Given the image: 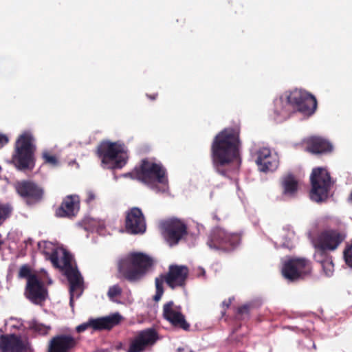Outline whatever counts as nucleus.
Instances as JSON below:
<instances>
[{
  "mask_svg": "<svg viewBox=\"0 0 352 352\" xmlns=\"http://www.w3.org/2000/svg\"><path fill=\"white\" fill-rule=\"evenodd\" d=\"M240 129L238 127L226 128L221 135V175H226L223 167L229 166L232 171L239 169L241 164Z\"/></svg>",
  "mask_w": 352,
  "mask_h": 352,
  "instance_id": "obj_1",
  "label": "nucleus"
},
{
  "mask_svg": "<svg viewBox=\"0 0 352 352\" xmlns=\"http://www.w3.org/2000/svg\"><path fill=\"white\" fill-rule=\"evenodd\" d=\"M153 265V260L142 252H131L118 263V278L129 282L142 279Z\"/></svg>",
  "mask_w": 352,
  "mask_h": 352,
  "instance_id": "obj_2",
  "label": "nucleus"
},
{
  "mask_svg": "<svg viewBox=\"0 0 352 352\" xmlns=\"http://www.w3.org/2000/svg\"><path fill=\"white\" fill-rule=\"evenodd\" d=\"M34 138L30 131L21 134L14 145L12 161L18 170H32L35 165L34 152L36 146Z\"/></svg>",
  "mask_w": 352,
  "mask_h": 352,
  "instance_id": "obj_3",
  "label": "nucleus"
},
{
  "mask_svg": "<svg viewBox=\"0 0 352 352\" xmlns=\"http://www.w3.org/2000/svg\"><path fill=\"white\" fill-rule=\"evenodd\" d=\"M131 178L145 184L151 188L156 187V184L166 185L168 177L166 168L161 163H155L148 159L141 161L139 166L129 173Z\"/></svg>",
  "mask_w": 352,
  "mask_h": 352,
  "instance_id": "obj_4",
  "label": "nucleus"
},
{
  "mask_svg": "<svg viewBox=\"0 0 352 352\" xmlns=\"http://www.w3.org/2000/svg\"><path fill=\"white\" fill-rule=\"evenodd\" d=\"M96 153L102 164L111 169L122 168L128 159L124 145L118 142H101L97 146Z\"/></svg>",
  "mask_w": 352,
  "mask_h": 352,
  "instance_id": "obj_5",
  "label": "nucleus"
},
{
  "mask_svg": "<svg viewBox=\"0 0 352 352\" xmlns=\"http://www.w3.org/2000/svg\"><path fill=\"white\" fill-rule=\"evenodd\" d=\"M311 188L310 199L316 202L322 203L327 200L335 181L326 168L316 167L312 169L309 177Z\"/></svg>",
  "mask_w": 352,
  "mask_h": 352,
  "instance_id": "obj_6",
  "label": "nucleus"
},
{
  "mask_svg": "<svg viewBox=\"0 0 352 352\" xmlns=\"http://www.w3.org/2000/svg\"><path fill=\"white\" fill-rule=\"evenodd\" d=\"M188 274L189 270L186 266L170 265L166 274H161L155 279L156 292L153 300L158 302L161 299L164 294V282L172 289L185 287Z\"/></svg>",
  "mask_w": 352,
  "mask_h": 352,
  "instance_id": "obj_7",
  "label": "nucleus"
},
{
  "mask_svg": "<svg viewBox=\"0 0 352 352\" xmlns=\"http://www.w3.org/2000/svg\"><path fill=\"white\" fill-rule=\"evenodd\" d=\"M285 95L288 104L303 115L310 116L316 110V98L306 91L295 89Z\"/></svg>",
  "mask_w": 352,
  "mask_h": 352,
  "instance_id": "obj_8",
  "label": "nucleus"
},
{
  "mask_svg": "<svg viewBox=\"0 0 352 352\" xmlns=\"http://www.w3.org/2000/svg\"><path fill=\"white\" fill-rule=\"evenodd\" d=\"M345 239L344 232L339 229H325L320 232L316 239L314 246L316 252L327 253L335 251Z\"/></svg>",
  "mask_w": 352,
  "mask_h": 352,
  "instance_id": "obj_9",
  "label": "nucleus"
},
{
  "mask_svg": "<svg viewBox=\"0 0 352 352\" xmlns=\"http://www.w3.org/2000/svg\"><path fill=\"white\" fill-rule=\"evenodd\" d=\"M163 238L170 246H174L188 234L186 224L177 218L166 220L160 224Z\"/></svg>",
  "mask_w": 352,
  "mask_h": 352,
  "instance_id": "obj_10",
  "label": "nucleus"
},
{
  "mask_svg": "<svg viewBox=\"0 0 352 352\" xmlns=\"http://www.w3.org/2000/svg\"><path fill=\"white\" fill-rule=\"evenodd\" d=\"M14 188L17 194L29 206L36 204L43 199V188L32 180L18 181L14 184Z\"/></svg>",
  "mask_w": 352,
  "mask_h": 352,
  "instance_id": "obj_11",
  "label": "nucleus"
},
{
  "mask_svg": "<svg viewBox=\"0 0 352 352\" xmlns=\"http://www.w3.org/2000/svg\"><path fill=\"white\" fill-rule=\"evenodd\" d=\"M311 264L305 258H291L286 261L282 267V275L290 281L303 278L311 274Z\"/></svg>",
  "mask_w": 352,
  "mask_h": 352,
  "instance_id": "obj_12",
  "label": "nucleus"
},
{
  "mask_svg": "<svg viewBox=\"0 0 352 352\" xmlns=\"http://www.w3.org/2000/svg\"><path fill=\"white\" fill-rule=\"evenodd\" d=\"M159 340V334L153 328L138 331L130 340L126 352H144L151 348Z\"/></svg>",
  "mask_w": 352,
  "mask_h": 352,
  "instance_id": "obj_13",
  "label": "nucleus"
},
{
  "mask_svg": "<svg viewBox=\"0 0 352 352\" xmlns=\"http://www.w3.org/2000/svg\"><path fill=\"white\" fill-rule=\"evenodd\" d=\"M48 259L52 262L54 267L65 270V274L69 282L75 281L76 284L78 280H82L78 270L72 265V255L66 250L63 251V256L61 258L62 265L60 264L58 253L56 250L52 251L48 256Z\"/></svg>",
  "mask_w": 352,
  "mask_h": 352,
  "instance_id": "obj_14",
  "label": "nucleus"
},
{
  "mask_svg": "<svg viewBox=\"0 0 352 352\" xmlns=\"http://www.w3.org/2000/svg\"><path fill=\"white\" fill-rule=\"evenodd\" d=\"M122 319V317L119 313H116L107 317L90 319L87 322L78 325L76 327V331L81 333L88 327H91L97 331L110 330L113 327L119 324Z\"/></svg>",
  "mask_w": 352,
  "mask_h": 352,
  "instance_id": "obj_15",
  "label": "nucleus"
},
{
  "mask_svg": "<svg viewBox=\"0 0 352 352\" xmlns=\"http://www.w3.org/2000/svg\"><path fill=\"white\" fill-rule=\"evenodd\" d=\"M125 228L132 234H143L146 229V221L142 210L133 207L126 212Z\"/></svg>",
  "mask_w": 352,
  "mask_h": 352,
  "instance_id": "obj_16",
  "label": "nucleus"
},
{
  "mask_svg": "<svg viewBox=\"0 0 352 352\" xmlns=\"http://www.w3.org/2000/svg\"><path fill=\"white\" fill-rule=\"evenodd\" d=\"M78 343V340L71 334H58L50 340L47 352H73Z\"/></svg>",
  "mask_w": 352,
  "mask_h": 352,
  "instance_id": "obj_17",
  "label": "nucleus"
},
{
  "mask_svg": "<svg viewBox=\"0 0 352 352\" xmlns=\"http://www.w3.org/2000/svg\"><path fill=\"white\" fill-rule=\"evenodd\" d=\"M163 316L173 326L189 331L190 324L186 320L181 312L180 307H175L173 301H169L163 306Z\"/></svg>",
  "mask_w": 352,
  "mask_h": 352,
  "instance_id": "obj_18",
  "label": "nucleus"
},
{
  "mask_svg": "<svg viewBox=\"0 0 352 352\" xmlns=\"http://www.w3.org/2000/svg\"><path fill=\"white\" fill-rule=\"evenodd\" d=\"M25 294L28 299L35 304L43 302L47 291L37 276H33L27 281Z\"/></svg>",
  "mask_w": 352,
  "mask_h": 352,
  "instance_id": "obj_19",
  "label": "nucleus"
},
{
  "mask_svg": "<svg viewBox=\"0 0 352 352\" xmlns=\"http://www.w3.org/2000/svg\"><path fill=\"white\" fill-rule=\"evenodd\" d=\"M256 159L255 162L261 172L267 173L273 171L278 166V160L276 155H273L268 148H261L255 153Z\"/></svg>",
  "mask_w": 352,
  "mask_h": 352,
  "instance_id": "obj_20",
  "label": "nucleus"
},
{
  "mask_svg": "<svg viewBox=\"0 0 352 352\" xmlns=\"http://www.w3.org/2000/svg\"><path fill=\"white\" fill-rule=\"evenodd\" d=\"M306 151L313 155H322L330 153L333 149V144L321 136H311L305 140Z\"/></svg>",
  "mask_w": 352,
  "mask_h": 352,
  "instance_id": "obj_21",
  "label": "nucleus"
},
{
  "mask_svg": "<svg viewBox=\"0 0 352 352\" xmlns=\"http://www.w3.org/2000/svg\"><path fill=\"white\" fill-rule=\"evenodd\" d=\"M79 209V197L76 195H67L56 208L55 213L58 217L72 218L77 214Z\"/></svg>",
  "mask_w": 352,
  "mask_h": 352,
  "instance_id": "obj_22",
  "label": "nucleus"
},
{
  "mask_svg": "<svg viewBox=\"0 0 352 352\" xmlns=\"http://www.w3.org/2000/svg\"><path fill=\"white\" fill-rule=\"evenodd\" d=\"M25 349V345L20 336L15 334L0 336L1 352H24Z\"/></svg>",
  "mask_w": 352,
  "mask_h": 352,
  "instance_id": "obj_23",
  "label": "nucleus"
},
{
  "mask_svg": "<svg viewBox=\"0 0 352 352\" xmlns=\"http://www.w3.org/2000/svg\"><path fill=\"white\" fill-rule=\"evenodd\" d=\"M240 242V234L229 233L221 230V251L231 252L239 245Z\"/></svg>",
  "mask_w": 352,
  "mask_h": 352,
  "instance_id": "obj_24",
  "label": "nucleus"
},
{
  "mask_svg": "<svg viewBox=\"0 0 352 352\" xmlns=\"http://www.w3.org/2000/svg\"><path fill=\"white\" fill-rule=\"evenodd\" d=\"M283 195L294 197L298 190V182L292 174H288L281 180Z\"/></svg>",
  "mask_w": 352,
  "mask_h": 352,
  "instance_id": "obj_25",
  "label": "nucleus"
},
{
  "mask_svg": "<svg viewBox=\"0 0 352 352\" xmlns=\"http://www.w3.org/2000/svg\"><path fill=\"white\" fill-rule=\"evenodd\" d=\"M316 261L321 264L324 274L327 276L332 275L334 268V265L332 261V257L327 252H316L314 255Z\"/></svg>",
  "mask_w": 352,
  "mask_h": 352,
  "instance_id": "obj_26",
  "label": "nucleus"
},
{
  "mask_svg": "<svg viewBox=\"0 0 352 352\" xmlns=\"http://www.w3.org/2000/svg\"><path fill=\"white\" fill-rule=\"evenodd\" d=\"M212 158L217 171H220V133H217L212 144Z\"/></svg>",
  "mask_w": 352,
  "mask_h": 352,
  "instance_id": "obj_27",
  "label": "nucleus"
},
{
  "mask_svg": "<svg viewBox=\"0 0 352 352\" xmlns=\"http://www.w3.org/2000/svg\"><path fill=\"white\" fill-rule=\"evenodd\" d=\"M256 305L254 302H250L245 303L241 307H238L236 311V317L239 320L245 319V318H249L250 311L255 309Z\"/></svg>",
  "mask_w": 352,
  "mask_h": 352,
  "instance_id": "obj_28",
  "label": "nucleus"
},
{
  "mask_svg": "<svg viewBox=\"0 0 352 352\" xmlns=\"http://www.w3.org/2000/svg\"><path fill=\"white\" fill-rule=\"evenodd\" d=\"M69 305L73 309L74 307V296L76 295V292L77 290L81 289L82 287L83 281L78 280L76 284L75 281L69 282Z\"/></svg>",
  "mask_w": 352,
  "mask_h": 352,
  "instance_id": "obj_29",
  "label": "nucleus"
},
{
  "mask_svg": "<svg viewBox=\"0 0 352 352\" xmlns=\"http://www.w3.org/2000/svg\"><path fill=\"white\" fill-rule=\"evenodd\" d=\"M12 212V207L8 204H0V225L8 219Z\"/></svg>",
  "mask_w": 352,
  "mask_h": 352,
  "instance_id": "obj_30",
  "label": "nucleus"
},
{
  "mask_svg": "<svg viewBox=\"0 0 352 352\" xmlns=\"http://www.w3.org/2000/svg\"><path fill=\"white\" fill-rule=\"evenodd\" d=\"M32 329L39 335L45 336L48 334L51 327L41 323L34 322L32 325Z\"/></svg>",
  "mask_w": 352,
  "mask_h": 352,
  "instance_id": "obj_31",
  "label": "nucleus"
},
{
  "mask_svg": "<svg viewBox=\"0 0 352 352\" xmlns=\"http://www.w3.org/2000/svg\"><path fill=\"white\" fill-rule=\"evenodd\" d=\"M42 157L45 164H50L52 166H56L58 164V160L57 157L55 155H52L48 151L43 152Z\"/></svg>",
  "mask_w": 352,
  "mask_h": 352,
  "instance_id": "obj_32",
  "label": "nucleus"
},
{
  "mask_svg": "<svg viewBox=\"0 0 352 352\" xmlns=\"http://www.w3.org/2000/svg\"><path fill=\"white\" fill-rule=\"evenodd\" d=\"M36 276L35 274H32L31 273V269L28 265H23L19 272L18 276L20 278H27V281L30 278V277Z\"/></svg>",
  "mask_w": 352,
  "mask_h": 352,
  "instance_id": "obj_33",
  "label": "nucleus"
},
{
  "mask_svg": "<svg viewBox=\"0 0 352 352\" xmlns=\"http://www.w3.org/2000/svg\"><path fill=\"white\" fill-rule=\"evenodd\" d=\"M122 294V289L118 285H113L110 287L107 295L110 299H113L114 298L120 296Z\"/></svg>",
  "mask_w": 352,
  "mask_h": 352,
  "instance_id": "obj_34",
  "label": "nucleus"
},
{
  "mask_svg": "<svg viewBox=\"0 0 352 352\" xmlns=\"http://www.w3.org/2000/svg\"><path fill=\"white\" fill-rule=\"evenodd\" d=\"M208 244L210 248H213L215 250H218L220 245V241L217 238H215L212 234L210 236L209 241H208Z\"/></svg>",
  "mask_w": 352,
  "mask_h": 352,
  "instance_id": "obj_35",
  "label": "nucleus"
},
{
  "mask_svg": "<svg viewBox=\"0 0 352 352\" xmlns=\"http://www.w3.org/2000/svg\"><path fill=\"white\" fill-rule=\"evenodd\" d=\"M95 199H96V195L93 191L89 190L87 192V198H86L87 203L89 204L92 201H94Z\"/></svg>",
  "mask_w": 352,
  "mask_h": 352,
  "instance_id": "obj_36",
  "label": "nucleus"
},
{
  "mask_svg": "<svg viewBox=\"0 0 352 352\" xmlns=\"http://www.w3.org/2000/svg\"><path fill=\"white\" fill-rule=\"evenodd\" d=\"M8 141V138L6 135L0 133V148L6 145Z\"/></svg>",
  "mask_w": 352,
  "mask_h": 352,
  "instance_id": "obj_37",
  "label": "nucleus"
},
{
  "mask_svg": "<svg viewBox=\"0 0 352 352\" xmlns=\"http://www.w3.org/2000/svg\"><path fill=\"white\" fill-rule=\"evenodd\" d=\"M282 104H283L282 98H280L279 99H277L275 100V105H276V108L278 107V106H281ZM276 112L279 115L283 113V111H278L277 109H276Z\"/></svg>",
  "mask_w": 352,
  "mask_h": 352,
  "instance_id": "obj_38",
  "label": "nucleus"
},
{
  "mask_svg": "<svg viewBox=\"0 0 352 352\" xmlns=\"http://www.w3.org/2000/svg\"><path fill=\"white\" fill-rule=\"evenodd\" d=\"M177 352H193L188 347H179L177 349Z\"/></svg>",
  "mask_w": 352,
  "mask_h": 352,
  "instance_id": "obj_39",
  "label": "nucleus"
},
{
  "mask_svg": "<svg viewBox=\"0 0 352 352\" xmlns=\"http://www.w3.org/2000/svg\"><path fill=\"white\" fill-rule=\"evenodd\" d=\"M158 94H146L147 98H148L151 100H155L157 98Z\"/></svg>",
  "mask_w": 352,
  "mask_h": 352,
  "instance_id": "obj_40",
  "label": "nucleus"
},
{
  "mask_svg": "<svg viewBox=\"0 0 352 352\" xmlns=\"http://www.w3.org/2000/svg\"><path fill=\"white\" fill-rule=\"evenodd\" d=\"M231 300H232V299H231V298H230V299H229V300H228V302L224 301V302H223V306H226V307H229V305H230V304L231 303Z\"/></svg>",
  "mask_w": 352,
  "mask_h": 352,
  "instance_id": "obj_41",
  "label": "nucleus"
},
{
  "mask_svg": "<svg viewBox=\"0 0 352 352\" xmlns=\"http://www.w3.org/2000/svg\"><path fill=\"white\" fill-rule=\"evenodd\" d=\"M82 292L78 294H76V297L78 298L81 295Z\"/></svg>",
  "mask_w": 352,
  "mask_h": 352,
  "instance_id": "obj_42",
  "label": "nucleus"
}]
</instances>
